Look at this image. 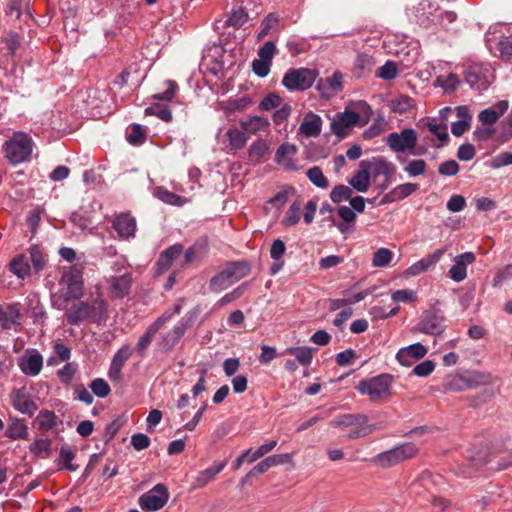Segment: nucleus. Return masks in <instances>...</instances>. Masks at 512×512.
<instances>
[{
    "instance_id": "obj_1",
    "label": "nucleus",
    "mask_w": 512,
    "mask_h": 512,
    "mask_svg": "<svg viewBox=\"0 0 512 512\" xmlns=\"http://www.w3.org/2000/svg\"><path fill=\"white\" fill-rule=\"evenodd\" d=\"M107 314V303L101 297H97L91 303L78 301L73 303L65 312L67 323L78 326L86 320L93 322L102 321Z\"/></svg>"
},
{
    "instance_id": "obj_2",
    "label": "nucleus",
    "mask_w": 512,
    "mask_h": 512,
    "mask_svg": "<svg viewBox=\"0 0 512 512\" xmlns=\"http://www.w3.org/2000/svg\"><path fill=\"white\" fill-rule=\"evenodd\" d=\"M33 149L32 138L24 132H15L5 141L3 151L12 165L29 161Z\"/></svg>"
},
{
    "instance_id": "obj_3",
    "label": "nucleus",
    "mask_w": 512,
    "mask_h": 512,
    "mask_svg": "<svg viewBox=\"0 0 512 512\" xmlns=\"http://www.w3.org/2000/svg\"><path fill=\"white\" fill-rule=\"evenodd\" d=\"M59 284L65 286L66 290L62 294L53 295L55 303L58 301L67 303L72 299H80L83 296L84 289L82 270L77 266L69 267L63 272Z\"/></svg>"
},
{
    "instance_id": "obj_4",
    "label": "nucleus",
    "mask_w": 512,
    "mask_h": 512,
    "mask_svg": "<svg viewBox=\"0 0 512 512\" xmlns=\"http://www.w3.org/2000/svg\"><path fill=\"white\" fill-rule=\"evenodd\" d=\"M392 381V376L381 374L360 381L357 388L360 394L367 395L372 402H376L390 398Z\"/></svg>"
},
{
    "instance_id": "obj_5",
    "label": "nucleus",
    "mask_w": 512,
    "mask_h": 512,
    "mask_svg": "<svg viewBox=\"0 0 512 512\" xmlns=\"http://www.w3.org/2000/svg\"><path fill=\"white\" fill-rule=\"evenodd\" d=\"M319 75L318 70L310 68H291L282 78V85L288 91H306L316 81Z\"/></svg>"
},
{
    "instance_id": "obj_6",
    "label": "nucleus",
    "mask_w": 512,
    "mask_h": 512,
    "mask_svg": "<svg viewBox=\"0 0 512 512\" xmlns=\"http://www.w3.org/2000/svg\"><path fill=\"white\" fill-rule=\"evenodd\" d=\"M418 451L419 450L415 444L405 443L388 451L379 453L374 457L373 462L382 468H388L413 458L416 456Z\"/></svg>"
},
{
    "instance_id": "obj_7",
    "label": "nucleus",
    "mask_w": 512,
    "mask_h": 512,
    "mask_svg": "<svg viewBox=\"0 0 512 512\" xmlns=\"http://www.w3.org/2000/svg\"><path fill=\"white\" fill-rule=\"evenodd\" d=\"M445 321L446 319L441 311L426 310L422 313L419 323L412 329V332L439 336L446 328Z\"/></svg>"
},
{
    "instance_id": "obj_8",
    "label": "nucleus",
    "mask_w": 512,
    "mask_h": 512,
    "mask_svg": "<svg viewBox=\"0 0 512 512\" xmlns=\"http://www.w3.org/2000/svg\"><path fill=\"white\" fill-rule=\"evenodd\" d=\"M112 269L115 275L110 276L108 279L109 292L112 298L123 299L130 293L133 284L132 273L127 269L121 273L117 263L113 265Z\"/></svg>"
},
{
    "instance_id": "obj_9",
    "label": "nucleus",
    "mask_w": 512,
    "mask_h": 512,
    "mask_svg": "<svg viewBox=\"0 0 512 512\" xmlns=\"http://www.w3.org/2000/svg\"><path fill=\"white\" fill-rule=\"evenodd\" d=\"M181 307L179 305L175 306L174 311H165L160 317H158L145 331V333L140 337L136 350L141 357L145 356L146 349L152 343L154 336L156 333L165 326L167 322L171 320L174 314L180 313Z\"/></svg>"
},
{
    "instance_id": "obj_10",
    "label": "nucleus",
    "mask_w": 512,
    "mask_h": 512,
    "mask_svg": "<svg viewBox=\"0 0 512 512\" xmlns=\"http://www.w3.org/2000/svg\"><path fill=\"white\" fill-rule=\"evenodd\" d=\"M169 500L167 487L159 483L139 497V505L143 510L157 511L164 507Z\"/></svg>"
},
{
    "instance_id": "obj_11",
    "label": "nucleus",
    "mask_w": 512,
    "mask_h": 512,
    "mask_svg": "<svg viewBox=\"0 0 512 512\" xmlns=\"http://www.w3.org/2000/svg\"><path fill=\"white\" fill-rule=\"evenodd\" d=\"M417 134L414 129L406 128L400 133L393 132L387 137V144L394 152H405L415 148Z\"/></svg>"
},
{
    "instance_id": "obj_12",
    "label": "nucleus",
    "mask_w": 512,
    "mask_h": 512,
    "mask_svg": "<svg viewBox=\"0 0 512 512\" xmlns=\"http://www.w3.org/2000/svg\"><path fill=\"white\" fill-rule=\"evenodd\" d=\"M492 80V73L481 65H471L465 71V81L472 89L477 91L487 89Z\"/></svg>"
},
{
    "instance_id": "obj_13",
    "label": "nucleus",
    "mask_w": 512,
    "mask_h": 512,
    "mask_svg": "<svg viewBox=\"0 0 512 512\" xmlns=\"http://www.w3.org/2000/svg\"><path fill=\"white\" fill-rule=\"evenodd\" d=\"M192 322V316L185 315L182 317L172 329L167 331L161 339L159 346L162 351L169 352L184 336L188 327Z\"/></svg>"
},
{
    "instance_id": "obj_14",
    "label": "nucleus",
    "mask_w": 512,
    "mask_h": 512,
    "mask_svg": "<svg viewBox=\"0 0 512 512\" xmlns=\"http://www.w3.org/2000/svg\"><path fill=\"white\" fill-rule=\"evenodd\" d=\"M476 255L473 252H465L454 258V264L448 271L449 277L455 282H462L467 277V266L474 263Z\"/></svg>"
},
{
    "instance_id": "obj_15",
    "label": "nucleus",
    "mask_w": 512,
    "mask_h": 512,
    "mask_svg": "<svg viewBox=\"0 0 512 512\" xmlns=\"http://www.w3.org/2000/svg\"><path fill=\"white\" fill-rule=\"evenodd\" d=\"M428 349L421 343H415L399 349L396 354L398 362L406 367L412 366L416 361L424 358Z\"/></svg>"
},
{
    "instance_id": "obj_16",
    "label": "nucleus",
    "mask_w": 512,
    "mask_h": 512,
    "mask_svg": "<svg viewBox=\"0 0 512 512\" xmlns=\"http://www.w3.org/2000/svg\"><path fill=\"white\" fill-rule=\"evenodd\" d=\"M371 165L370 173L373 176L374 181L378 177L383 176L384 180L381 183L383 189H386L391 183V178L396 171V167L384 158H374L373 161H369Z\"/></svg>"
},
{
    "instance_id": "obj_17",
    "label": "nucleus",
    "mask_w": 512,
    "mask_h": 512,
    "mask_svg": "<svg viewBox=\"0 0 512 512\" xmlns=\"http://www.w3.org/2000/svg\"><path fill=\"white\" fill-rule=\"evenodd\" d=\"M316 89L325 98H329L333 94L342 91L343 74L340 71H335L330 77L320 78Z\"/></svg>"
},
{
    "instance_id": "obj_18",
    "label": "nucleus",
    "mask_w": 512,
    "mask_h": 512,
    "mask_svg": "<svg viewBox=\"0 0 512 512\" xmlns=\"http://www.w3.org/2000/svg\"><path fill=\"white\" fill-rule=\"evenodd\" d=\"M12 405L19 412L27 415H33L38 406L33 400L32 396L29 395L25 389H17L12 394Z\"/></svg>"
},
{
    "instance_id": "obj_19",
    "label": "nucleus",
    "mask_w": 512,
    "mask_h": 512,
    "mask_svg": "<svg viewBox=\"0 0 512 512\" xmlns=\"http://www.w3.org/2000/svg\"><path fill=\"white\" fill-rule=\"evenodd\" d=\"M113 228L122 239H129L135 236L136 220L130 213H121L116 216Z\"/></svg>"
},
{
    "instance_id": "obj_20",
    "label": "nucleus",
    "mask_w": 512,
    "mask_h": 512,
    "mask_svg": "<svg viewBox=\"0 0 512 512\" xmlns=\"http://www.w3.org/2000/svg\"><path fill=\"white\" fill-rule=\"evenodd\" d=\"M444 253L445 249L435 250L433 253L427 255L426 257L420 259L419 261L411 265L407 269L406 274L410 276H416L423 272H426L441 260Z\"/></svg>"
},
{
    "instance_id": "obj_21",
    "label": "nucleus",
    "mask_w": 512,
    "mask_h": 512,
    "mask_svg": "<svg viewBox=\"0 0 512 512\" xmlns=\"http://www.w3.org/2000/svg\"><path fill=\"white\" fill-rule=\"evenodd\" d=\"M26 254L28 255L29 262L32 263V269L36 274L41 273L48 265L49 257L43 247L37 244L30 245Z\"/></svg>"
},
{
    "instance_id": "obj_22",
    "label": "nucleus",
    "mask_w": 512,
    "mask_h": 512,
    "mask_svg": "<svg viewBox=\"0 0 512 512\" xmlns=\"http://www.w3.org/2000/svg\"><path fill=\"white\" fill-rule=\"evenodd\" d=\"M371 165L369 161L360 162V170L349 180V184L358 192H366L370 187Z\"/></svg>"
},
{
    "instance_id": "obj_23",
    "label": "nucleus",
    "mask_w": 512,
    "mask_h": 512,
    "mask_svg": "<svg viewBox=\"0 0 512 512\" xmlns=\"http://www.w3.org/2000/svg\"><path fill=\"white\" fill-rule=\"evenodd\" d=\"M290 460L289 454L272 455L255 465L246 475V478L257 477L271 467L284 464Z\"/></svg>"
},
{
    "instance_id": "obj_24",
    "label": "nucleus",
    "mask_w": 512,
    "mask_h": 512,
    "mask_svg": "<svg viewBox=\"0 0 512 512\" xmlns=\"http://www.w3.org/2000/svg\"><path fill=\"white\" fill-rule=\"evenodd\" d=\"M322 130V119L319 115L308 112L299 127V133L306 137H317Z\"/></svg>"
},
{
    "instance_id": "obj_25",
    "label": "nucleus",
    "mask_w": 512,
    "mask_h": 512,
    "mask_svg": "<svg viewBox=\"0 0 512 512\" xmlns=\"http://www.w3.org/2000/svg\"><path fill=\"white\" fill-rule=\"evenodd\" d=\"M9 270L19 279L25 280L31 275V271L33 270L28 255L26 253H21L16 255L9 262Z\"/></svg>"
},
{
    "instance_id": "obj_26",
    "label": "nucleus",
    "mask_w": 512,
    "mask_h": 512,
    "mask_svg": "<svg viewBox=\"0 0 512 512\" xmlns=\"http://www.w3.org/2000/svg\"><path fill=\"white\" fill-rule=\"evenodd\" d=\"M207 246V241L204 239L195 241V243L185 251L182 266L187 267L193 263H200L206 256Z\"/></svg>"
},
{
    "instance_id": "obj_27",
    "label": "nucleus",
    "mask_w": 512,
    "mask_h": 512,
    "mask_svg": "<svg viewBox=\"0 0 512 512\" xmlns=\"http://www.w3.org/2000/svg\"><path fill=\"white\" fill-rule=\"evenodd\" d=\"M418 189V185L414 183H404L401 185H398L394 189H392L390 192L385 194L381 201L380 205L392 203L395 201L402 200L409 195H411L413 192H415Z\"/></svg>"
},
{
    "instance_id": "obj_28",
    "label": "nucleus",
    "mask_w": 512,
    "mask_h": 512,
    "mask_svg": "<svg viewBox=\"0 0 512 512\" xmlns=\"http://www.w3.org/2000/svg\"><path fill=\"white\" fill-rule=\"evenodd\" d=\"M227 461H223L217 465L206 468L205 470L198 473L194 482L192 483L191 489H199L205 487L210 481H212L217 474L223 471Z\"/></svg>"
},
{
    "instance_id": "obj_29",
    "label": "nucleus",
    "mask_w": 512,
    "mask_h": 512,
    "mask_svg": "<svg viewBox=\"0 0 512 512\" xmlns=\"http://www.w3.org/2000/svg\"><path fill=\"white\" fill-rule=\"evenodd\" d=\"M224 268L233 282L246 277L251 271V266L247 261L229 262Z\"/></svg>"
},
{
    "instance_id": "obj_30",
    "label": "nucleus",
    "mask_w": 512,
    "mask_h": 512,
    "mask_svg": "<svg viewBox=\"0 0 512 512\" xmlns=\"http://www.w3.org/2000/svg\"><path fill=\"white\" fill-rule=\"evenodd\" d=\"M375 60L368 54H359L355 60L353 73L356 77L361 78L371 73Z\"/></svg>"
},
{
    "instance_id": "obj_31",
    "label": "nucleus",
    "mask_w": 512,
    "mask_h": 512,
    "mask_svg": "<svg viewBox=\"0 0 512 512\" xmlns=\"http://www.w3.org/2000/svg\"><path fill=\"white\" fill-rule=\"evenodd\" d=\"M297 152L295 145L289 143H283L279 146L275 153V160L279 164L285 165L287 168L293 167L292 156Z\"/></svg>"
},
{
    "instance_id": "obj_32",
    "label": "nucleus",
    "mask_w": 512,
    "mask_h": 512,
    "mask_svg": "<svg viewBox=\"0 0 512 512\" xmlns=\"http://www.w3.org/2000/svg\"><path fill=\"white\" fill-rule=\"evenodd\" d=\"M43 367V358L39 353L30 355L25 362L20 364L22 372L29 376L38 375Z\"/></svg>"
},
{
    "instance_id": "obj_33",
    "label": "nucleus",
    "mask_w": 512,
    "mask_h": 512,
    "mask_svg": "<svg viewBox=\"0 0 512 512\" xmlns=\"http://www.w3.org/2000/svg\"><path fill=\"white\" fill-rule=\"evenodd\" d=\"M242 129L250 134L267 129L270 125L269 121L261 116H252L240 122Z\"/></svg>"
},
{
    "instance_id": "obj_34",
    "label": "nucleus",
    "mask_w": 512,
    "mask_h": 512,
    "mask_svg": "<svg viewBox=\"0 0 512 512\" xmlns=\"http://www.w3.org/2000/svg\"><path fill=\"white\" fill-rule=\"evenodd\" d=\"M6 436L10 439H26L28 436V427L24 419H11L6 430Z\"/></svg>"
},
{
    "instance_id": "obj_35",
    "label": "nucleus",
    "mask_w": 512,
    "mask_h": 512,
    "mask_svg": "<svg viewBox=\"0 0 512 512\" xmlns=\"http://www.w3.org/2000/svg\"><path fill=\"white\" fill-rule=\"evenodd\" d=\"M234 282L230 278L228 272L223 268L215 276L210 279L209 289L212 292H221L232 285Z\"/></svg>"
},
{
    "instance_id": "obj_36",
    "label": "nucleus",
    "mask_w": 512,
    "mask_h": 512,
    "mask_svg": "<svg viewBox=\"0 0 512 512\" xmlns=\"http://www.w3.org/2000/svg\"><path fill=\"white\" fill-rule=\"evenodd\" d=\"M57 416L53 411L42 410L35 419L39 430L49 431L57 426Z\"/></svg>"
},
{
    "instance_id": "obj_37",
    "label": "nucleus",
    "mask_w": 512,
    "mask_h": 512,
    "mask_svg": "<svg viewBox=\"0 0 512 512\" xmlns=\"http://www.w3.org/2000/svg\"><path fill=\"white\" fill-rule=\"evenodd\" d=\"M226 137L229 141V147L234 150L242 149L248 141L246 132L237 128L229 129L226 132Z\"/></svg>"
},
{
    "instance_id": "obj_38",
    "label": "nucleus",
    "mask_w": 512,
    "mask_h": 512,
    "mask_svg": "<svg viewBox=\"0 0 512 512\" xmlns=\"http://www.w3.org/2000/svg\"><path fill=\"white\" fill-rule=\"evenodd\" d=\"M75 457L76 454L71 448L68 446H62L60 448L59 458L56 462L60 468L73 472L78 469L77 465L72 464V461L75 459Z\"/></svg>"
},
{
    "instance_id": "obj_39",
    "label": "nucleus",
    "mask_w": 512,
    "mask_h": 512,
    "mask_svg": "<svg viewBox=\"0 0 512 512\" xmlns=\"http://www.w3.org/2000/svg\"><path fill=\"white\" fill-rule=\"evenodd\" d=\"M145 115L156 116L162 121L171 122L172 112L167 105L153 104L145 109Z\"/></svg>"
},
{
    "instance_id": "obj_40",
    "label": "nucleus",
    "mask_w": 512,
    "mask_h": 512,
    "mask_svg": "<svg viewBox=\"0 0 512 512\" xmlns=\"http://www.w3.org/2000/svg\"><path fill=\"white\" fill-rule=\"evenodd\" d=\"M308 179L317 187L325 189L329 186V181L318 166L309 168L306 172Z\"/></svg>"
},
{
    "instance_id": "obj_41",
    "label": "nucleus",
    "mask_w": 512,
    "mask_h": 512,
    "mask_svg": "<svg viewBox=\"0 0 512 512\" xmlns=\"http://www.w3.org/2000/svg\"><path fill=\"white\" fill-rule=\"evenodd\" d=\"M269 145L263 139H258L249 147V159L258 162L268 151Z\"/></svg>"
},
{
    "instance_id": "obj_42",
    "label": "nucleus",
    "mask_w": 512,
    "mask_h": 512,
    "mask_svg": "<svg viewBox=\"0 0 512 512\" xmlns=\"http://www.w3.org/2000/svg\"><path fill=\"white\" fill-rule=\"evenodd\" d=\"M248 20V13L244 7L233 9L226 24L236 29L242 27Z\"/></svg>"
},
{
    "instance_id": "obj_43",
    "label": "nucleus",
    "mask_w": 512,
    "mask_h": 512,
    "mask_svg": "<svg viewBox=\"0 0 512 512\" xmlns=\"http://www.w3.org/2000/svg\"><path fill=\"white\" fill-rule=\"evenodd\" d=\"M413 99L407 95H401L391 101V109L395 113H407L413 106Z\"/></svg>"
},
{
    "instance_id": "obj_44",
    "label": "nucleus",
    "mask_w": 512,
    "mask_h": 512,
    "mask_svg": "<svg viewBox=\"0 0 512 512\" xmlns=\"http://www.w3.org/2000/svg\"><path fill=\"white\" fill-rule=\"evenodd\" d=\"M286 352L290 355L296 357L302 365H309L312 362V349L307 347H291L286 350Z\"/></svg>"
},
{
    "instance_id": "obj_45",
    "label": "nucleus",
    "mask_w": 512,
    "mask_h": 512,
    "mask_svg": "<svg viewBox=\"0 0 512 512\" xmlns=\"http://www.w3.org/2000/svg\"><path fill=\"white\" fill-rule=\"evenodd\" d=\"M428 130L434 134L440 141V144L437 147L444 146L448 140L449 135L447 133V125L446 124H436L433 121H428L426 124Z\"/></svg>"
},
{
    "instance_id": "obj_46",
    "label": "nucleus",
    "mask_w": 512,
    "mask_h": 512,
    "mask_svg": "<svg viewBox=\"0 0 512 512\" xmlns=\"http://www.w3.org/2000/svg\"><path fill=\"white\" fill-rule=\"evenodd\" d=\"M251 103V99L249 97H241L234 100H229L222 104L223 110L227 114H232L236 111H241L246 108Z\"/></svg>"
},
{
    "instance_id": "obj_47",
    "label": "nucleus",
    "mask_w": 512,
    "mask_h": 512,
    "mask_svg": "<svg viewBox=\"0 0 512 512\" xmlns=\"http://www.w3.org/2000/svg\"><path fill=\"white\" fill-rule=\"evenodd\" d=\"M352 194H353L352 188H350L349 186L340 184V185H336L332 189V191L330 193V198L334 203H340L344 200H349L351 198Z\"/></svg>"
},
{
    "instance_id": "obj_48",
    "label": "nucleus",
    "mask_w": 512,
    "mask_h": 512,
    "mask_svg": "<svg viewBox=\"0 0 512 512\" xmlns=\"http://www.w3.org/2000/svg\"><path fill=\"white\" fill-rule=\"evenodd\" d=\"M393 258V252L388 248H379L373 255L372 264L374 267H385Z\"/></svg>"
},
{
    "instance_id": "obj_49",
    "label": "nucleus",
    "mask_w": 512,
    "mask_h": 512,
    "mask_svg": "<svg viewBox=\"0 0 512 512\" xmlns=\"http://www.w3.org/2000/svg\"><path fill=\"white\" fill-rule=\"evenodd\" d=\"M300 210V201L293 202L288 209L285 218L283 219V224L287 227L296 225L300 221Z\"/></svg>"
},
{
    "instance_id": "obj_50",
    "label": "nucleus",
    "mask_w": 512,
    "mask_h": 512,
    "mask_svg": "<svg viewBox=\"0 0 512 512\" xmlns=\"http://www.w3.org/2000/svg\"><path fill=\"white\" fill-rule=\"evenodd\" d=\"M146 138V132L139 124H133L130 126V130L127 133L126 139L132 145L141 144Z\"/></svg>"
},
{
    "instance_id": "obj_51",
    "label": "nucleus",
    "mask_w": 512,
    "mask_h": 512,
    "mask_svg": "<svg viewBox=\"0 0 512 512\" xmlns=\"http://www.w3.org/2000/svg\"><path fill=\"white\" fill-rule=\"evenodd\" d=\"M397 74H398V70H397L396 64L392 61H387L376 72L377 77L385 79V80L395 79Z\"/></svg>"
},
{
    "instance_id": "obj_52",
    "label": "nucleus",
    "mask_w": 512,
    "mask_h": 512,
    "mask_svg": "<svg viewBox=\"0 0 512 512\" xmlns=\"http://www.w3.org/2000/svg\"><path fill=\"white\" fill-rule=\"evenodd\" d=\"M90 388L93 391V393L100 398L108 396L111 392L110 386L102 378L94 379L90 384Z\"/></svg>"
},
{
    "instance_id": "obj_53",
    "label": "nucleus",
    "mask_w": 512,
    "mask_h": 512,
    "mask_svg": "<svg viewBox=\"0 0 512 512\" xmlns=\"http://www.w3.org/2000/svg\"><path fill=\"white\" fill-rule=\"evenodd\" d=\"M126 418L125 416H119L116 419H114L112 422H110L106 428H105V437L107 441L112 440L121 427L125 424Z\"/></svg>"
},
{
    "instance_id": "obj_54",
    "label": "nucleus",
    "mask_w": 512,
    "mask_h": 512,
    "mask_svg": "<svg viewBox=\"0 0 512 512\" xmlns=\"http://www.w3.org/2000/svg\"><path fill=\"white\" fill-rule=\"evenodd\" d=\"M281 97L276 93H269L258 105L259 110L269 111L278 107L281 103Z\"/></svg>"
},
{
    "instance_id": "obj_55",
    "label": "nucleus",
    "mask_w": 512,
    "mask_h": 512,
    "mask_svg": "<svg viewBox=\"0 0 512 512\" xmlns=\"http://www.w3.org/2000/svg\"><path fill=\"white\" fill-rule=\"evenodd\" d=\"M132 351L129 346H124L120 348L113 356L112 362L110 365L115 367L123 368L126 361L131 357Z\"/></svg>"
},
{
    "instance_id": "obj_56",
    "label": "nucleus",
    "mask_w": 512,
    "mask_h": 512,
    "mask_svg": "<svg viewBox=\"0 0 512 512\" xmlns=\"http://www.w3.org/2000/svg\"><path fill=\"white\" fill-rule=\"evenodd\" d=\"M246 285H247L246 283H245V284H242V285L238 286L237 288H235L234 290H232L231 292L226 293V294H225V295H224V296H223V297H222V298L217 302V305H218L219 307H222V306H225V305H227V304H229V303H232L233 301H235V300L239 299V298L243 295V293H244V291H245V289H246Z\"/></svg>"
},
{
    "instance_id": "obj_57",
    "label": "nucleus",
    "mask_w": 512,
    "mask_h": 512,
    "mask_svg": "<svg viewBox=\"0 0 512 512\" xmlns=\"http://www.w3.org/2000/svg\"><path fill=\"white\" fill-rule=\"evenodd\" d=\"M158 197L164 203L171 204V205L182 206L185 203V199H183L181 196H179L173 192H170L168 190H159Z\"/></svg>"
},
{
    "instance_id": "obj_58",
    "label": "nucleus",
    "mask_w": 512,
    "mask_h": 512,
    "mask_svg": "<svg viewBox=\"0 0 512 512\" xmlns=\"http://www.w3.org/2000/svg\"><path fill=\"white\" fill-rule=\"evenodd\" d=\"M165 84L167 85V89L162 93L154 94L152 96L153 99L159 101H170L174 98L177 89V83L172 80H167Z\"/></svg>"
},
{
    "instance_id": "obj_59",
    "label": "nucleus",
    "mask_w": 512,
    "mask_h": 512,
    "mask_svg": "<svg viewBox=\"0 0 512 512\" xmlns=\"http://www.w3.org/2000/svg\"><path fill=\"white\" fill-rule=\"evenodd\" d=\"M435 363L432 360H425L416 365L412 373L419 377L429 376L435 369Z\"/></svg>"
},
{
    "instance_id": "obj_60",
    "label": "nucleus",
    "mask_w": 512,
    "mask_h": 512,
    "mask_svg": "<svg viewBox=\"0 0 512 512\" xmlns=\"http://www.w3.org/2000/svg\"><path fill=\"white\" fill-rule=\"evenodd\" d=\"M357 358V353L353 349H346L336 355V363L339 366H347L353 364Z\"/></svg>"
},
{
    "instance_id": "obj_61",
    "label": "nucleus",
    "mask_w": 512,
    "mask_h": 512,
    "mask_svg": "<svg viewBox=\"0 0 512 512\" xmlns=\"http://www.w3.org/2000/svg\"><path fill=\"white\" fill-rule=\"evenodd\" d=\"M459 169L460 166L455 160H448L439 165L438 172L443 176H454Z\"/></svg>"
},
{
    "instance_id": "obj_62",
    "label": "nucleus",
    "mask_w": 512,
    "mask_h": 512,
    "mask_svg": "<svg viewBox=\"0 0 512 512\" xmlns=\"http://www.w3.org/2000/svg\"><path fill=\"white\" fill-rule=\"evenodd\" d=\"M426 162L422 159L412 160L405 167V171L410 176H418L425 172Z\"/></svg>"
},
{
    "instance_id": "obj_63",
    "label": "nucleus",
    "mask_w": 512,
    "mask_h": 512,
    "mask_svg": "<svg viewBox=\"0 0 512 512\" xmlns=\"http://www.w3.org/2000/svg\"><path fill=\"white\" fill-rule=\"evenodd\" d=\"M131 445L137 451L144 450L150 446V438L143 433L133 434L131 437Z\"/></svg>"
},
{
    "instance_id": "obj_64",
    "label": "nucleus",
    "mask_w": 512,
    "mask_h": 512,
    "mask_svg": "<svg viewBox=\"0 0 512 512\" xmlns=\"http://www.w3.org/2000/svg\"><path fill=\"white\" fill-rule=\"evenodd\" d=\"M479 121L484 125H493L495 124L499 117L496 114V110L494 108H487L482 110L478 115Z\"/></svg>"
}]
</instances>
